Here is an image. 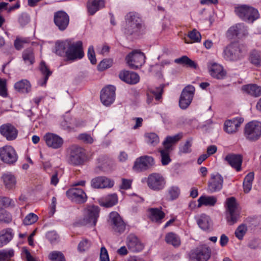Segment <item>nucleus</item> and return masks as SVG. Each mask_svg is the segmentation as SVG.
Segmentation results:
<instances>
[{
    "mask_svg": "<svg viewBox=\"0 0 261 261\" xmlns=\"http://www.w3.org/2000/svg\"><path fill=\"white\" fill-rule=\"evenodd\" d=\"M125 25L124 32L128 35H139L145 29L142 18L138 13L132 11L127 13L124 17Z\"/></svg>",
    "mask_w": 261,
    "mask_h": 261,
    "instance_id": "f257e3e1",
    "label": "nucleus"
},
{
    "mask_svg": "<svg viewBox=\"0 0 261 261\" xmlns=\"http://www.w3.org/2000/svg\"><path fill=\"white\" fill-rule=\"evenodd\" d=\"M182 137V134L179 133L173 136H167L163 143L164 148L160 150V152L161 156V162L163 165L169 164L171 160L169 154L172 150L173 144L178 142Z\"/></svg>",
    "mask_w": 261,
    "mask_h": 261,
    "instance_id": "f03ea898",
    "label": "nucleus"
},
{
    "mask_svg": "<svg viewBox=\"0 0 261 261\" xmlns=\"http://www.w3.org/2000/svg\"><path fill=\"white\" fill-rule=\"evenodd\" d=\"M226 218L229 225L236 223L241 217V212L234 197H231L226 199Z\"/></svg>",
    "mask_w": 261,
    "mask_h": 261,
    "instance_id": "7ed1b4c3",
    "label": "nucleus"
},
{
    "mask_svg": "<svg viewBox=\"0 0 261 261\" xmlns=\"http://www.w3.org/2000/svg\"><path fill=\"white\" fill-rule=\"evenodd\" d=\"M235 12L240 18L248 22H253L259 16L257 9L246 5L236 7Z\"/></svg>",
    "mask_w": 261,
    "mask_h": 261,
    "instance_id": "20e7f679",
    "label": "nucleus"
},
{
    "mask_svg": "<svg viewBox=\"0 0 261 261\" xmlns=\"http://www.w3.org/2000/svg\"><path fill=\"white\" fill-rule=\"evenodd\" d=\"M244 136L249 141L258 140L261 137V122L251 121L247 123L244 127Z\"/></svg>",
    "mask_w": 261,
    "mask_h": 261,
    "instance_id": "39448f33",
    "label": "nucleus"
},
{
    "mask_svg": "<svg viewBox=\"0 0 261 261\" xmlns=\"http://www.w3.org/2000/svg\"><path fill=\"white\" fill-rule=\"evenodd\" d=\"M99 216V208L97 206H90L84 211V216L81 220L83 225H88L90 227H95Z\"/></svg>",
    "mask_w": 261,
    "mask_h": 261,
    "instance_id": "423d86ee",
    "label": "nucleus"
},
{
    "mask_svg": "<svg viewBox=\"0 0 261 261\" xmlns=\"http://www.w3.org/2000/svg\"><path fill=\"white\" fill-rule=\"evenodd\" d=\"M85 156L84 148L77 145H72L69 148L68 162L72 165H80L84 162Z\"/></svg>",
    "mask_w": 261,
    "mask_h": 261,
    "instance_id": "0eeeda50",
    "label": "nucleus"
},
{
    "mask_svg": "<svg viewBox=\"0 0 261 261\" xmlns=\"http://www.w3.org/2000/svg\"><path fill=\"white\" fill-rule=\"evenodd\" d=\"M145 59L144 54L138 50H133L125 57L126 63L133 69H138L143 65Z\"/></svg>",
    "mask_w": 261,
    "mask_h": 261,
    "instance_id": "6e6552de",
    "label": "nucleus"
},
{
    "mask_svg": "<svg viewBox=\"0 0 261 261\" xmlns=\"http://www.w3.org/2000/svg\"><path fill=\"white\" fill-rule=\"evenodd\" d=\"M84 56L83 43L81 41L71 43L67 49L66 58L68 61H74L82 59Z\"/></svg>",
    "mask_w": 261,
    "mask_h": 261,
    "instance_id": "1a4fd4ad",
    "label": "nucleus"
},
{
    "mask_svg": "<svg viewBox=\"0 0 261 261\" xmlns=\"http://www.w3.org/2000/svg\"><path fill=\"white\" fill-rule=\"evenodd\" d=\"M223 57L226 60L236 61L243 57V54L239 43H231L228 45L223 50Z\"/></svg>",
    "mask_w": 261,
    "mask_h": 261,
    "instance_id": "9d476101",
    "label": "nucleus"
},
{
    "mask_svg": "<svg viewBox=\"0 0 261 261\" xmlns=\"http://www.w3.org/2000/svg\"><path fill=\"white\" fill-rule=\"evenodd\" d=\"M0 159L6 164L13 165L17 162L18 155L12 146L5 145L0 147Z\"/></svg>",
    "mask_w": 261,
    "mask_h": 261,
    "instance_id": "9b49d317",
    "label": "nucleus"
},
{
    "mask_svg": "<svg viewBox=\"0 0 261 261\" xmlns=\"http://www.w3.org/2000/svg\"><path fill=\"white\" fill-rule=\"evenodd\" d=\"M211 249L206 246L197 247L189 253L190 261H207L211 256Z\"/></svg>",
    "mask_w": 261,
    "mask_h": 261,
    "instance_id": "f8f14e48",
    "label": "nucleus"
},
{
    "mask_svg": "<svg viewBox=\"0 0 261 261\" xmlns=\"http://www.w3.org/2000/svg\"><path fill=\"white\" fill-rule=\"evenodd\" d=\"M109 223L114 232L121 234L124 232L126 224L118 213L112 212L110 213Z\"/></svg>",
    "mask_w": 261,
    "mask_h": 261,
    "instance_id": "ddd939ff",
    "label": "nucleus"
},
{
    "mask_svg": "<svg viewBox=\"0 0 261 261\" xmlns=\"http://www.w3.org/2000/svg\"><path fill=\"white\" fill-rule=\"evenodd\" d=\"M195 92L193 86L188 85L182 91L179 100V106L182 109H186L191 104Z\"/></svg>",
    "mask_w": 261,
    "mask_h": 261,
    "instance_id": "4468645a",
    "label": "nucleus"
},
{
    "mask_svg": "<svg viewBox=\"0 0 261 261\" xmlns=\"http://www.w3.org/2000/svg\"><path fill=\"white\" fill-rule=\"evenodd\" d=\"M116 88L112 85H109L103 88L100 93V100L102 104L109 106L112 104L115 99Z\"/></svg>",
    "mask_w": 261,
    "mask_h": 261,
    "instance_id": "2eb2a0df",
    "label": "nucleus"
},
{
    "mask_svg": "<svg viewBox=\"0 0 261 261\" xmlns=\"http://www.w3.org/2000/svg\"><path fill=\"white\" fill-rule=\"evenodd\" d=\"M147 182L148 186L154 191H159L163 189L166 184L164 178L159 173L150 174L147 178Z\"/></svg>",
    "mask_w": 261,
    "mask_h": 261,
    "instance_id": "dca6fc26",
    "label": "nucleus"
},
{
    "mask_svg": "<svg viewBox=\"0 0 261 261\" xmlns=\"http://www.w3.org/2000/svg\"><path fill=\"white\" fill-rule=\"evenodd\" d=\"M46 145L52 149H58L61 148L64 144L63 139L59 135L51 133H46L43 137Z\"/></svg>",
    "mask_w": 261,
    "mask_h": 261,
    "instance_id": "f3484780",
    "label": "nucleus"
},
{
    "mask_svg": "<svg viewBox=\"0 0 261 261\" xmlns=\"http://www.w3.org/2000/svg\"><path fill=\"white\" fill-rule=\"evenodd\" d=\"M54 22L61 31L65 30L69 23V16L63 11H59L54 13Z\"/></svg>",
    "mask_w": 261,
    "mask_h": 261,
    "instance_id": "a211bd4d",
    "label": "nucleus"
},
{
    "mask_svg": "<svg viewBox=\"0 0 261 261\" xmlns=\"http://www.w3.org/2000/svg\"><path fill=\"white\" fill-rule=\"evenodd\" d=\"M66 196L72 201L78 203L86 201L87 197L83 190L80 188H72L66 191Z\"/></svg>",
    "mask_w": 261,
    "mask_h": 261,
    "instance_id": "6ab92c4d",
    "label": "nucleus"
},
{
    "mask_svg": "<svg viewBox=\"0 0 261 261\" xmlns=\"http://www.w3.org/2000/svg\"><path fill=\"white\" fill-rule=\"evenodd\" d=\"M244 119L240 117L227 120L224 123L223 129L228 134H235L238 131Z\"/></svg>",
    "mask_w": 261,
    "mask_h": 261,
    "instance_id": "aec40b11",
    "label": "nucleus"
},
{
    "mask_svg": "<svg viewBox=\"0 0 261 261\" xmlns=\"http://www.w3.org/2000/svg\"><path fill=\"white\" fill-rule=\"evenodd\" d=\"M154 159L150 156H142L135 161L133 168L137 171L146 170L154 165Z\"/></svg>",
    "mask_w": 261,
    "mask_h": 261,
    "instance_id": "412c9836",
    "label": "nucleus"
},
{
    "mask_svg": "<svg viewBox=\"0 0 261 261\" xmlns=\"http://www.w3.org/2000/svg\"><path fill=\"white\" fill-rule=\"evenodd\" d=\"M223 178L219 174H212L208 183V189L211 193L220 191L223 187Z\"/></svg>",
    "mask_w": 261,
    "mask_h": 261,
    "instance_id": "4be33fe9",
    "label": "nucleus"
},
{
    "mask_svg": "<svg viewBox=\"0 0 261 261\" xmlns=\"http://www.w3.org/2000/svg\"><path fill=\"white\" fill-rule=\"evenodd\" d=\"M126 245L130 251L139 252L144 248L143 244L134 234H129L126 239Z\"/></svg>",
    "mask_w": 261,
    "mask_h": 261,
    "instance_id": "5701e85b",
    "label": "nucleus"
},
{
    "mask_svg": "<svg viewBox=\"0 0 261 261\" xmlns=\"http://www.w3.org/2000/svg\"><path fill=\"white\" fill-rule=\"evenodd\" d=\"M114 185V180L105 176H99L92 179L91 185L94 188H110Z\"/></svg>",
    "mask_w": 261,
    "mask_h": 261,
    "instance_id": "b1692460",
    "label": "nucleus"
},
{
    "mask_svg": "<svg viewBox=\"0 0 261 261\" xmlns=\"http://www.w3.org/2000/svg\"><path fill=\"white\" fill-rule=\"evenodd\" d=\"M0 133L3 136L9 141L15 140L18 135L17 129L9 123L2 125L0 127Z\"/></svg>",
    "mask_w": 261,
    "mask_h": 261,
    "instance_id": "393cba45",
    "label": "nucleus"
},
{
    "mask_svg": "<svg viewBox=\"0 0 261 261\" xmlns=\"http://www.w3.org/2000/svg\"><path fill=\"white\" fill-rule=\"evenodd\" d=\"M119 77L121 81L130 85L136 84L140 81V76L137 73L125 70L120 72Z\"/></svg>",
    "mask_w": 261,
    "mask_h": 261,
    "instance_id": "a878e982",
    "label": "nucleus"
},
{
    "mask_svg": "<svg viewBox=\"0 0 261 261\" xmlns=\"http://www.w3.org/2000/svg\"><path fill=\"white\" fill-rule=\"evenodd\" d=\"M207 66L210 73L213 77L222 79L225 76L226 72L221 65L215 62H210Z\"/></svg>",
    "mask_w": 261,
    "mask_h": 261,
    "instance_id": "bb28decb",
    "label": "nucleus"
},
{
    "mask_svg": "<svg viewBox=\"0 0 261 261\" xmlns=\"http://www.w3.org/2000/svg\"><path fill=\"white\" fill-rule=\"evenodd\" d=\"M225 160L237 172L241 170L242 156L240 154H228L225 156Z\"/></svg>",
    "mask_w": 261,
    "mask_h": 261,
    "instance_id": "cd10ccee",
    "label": "nucleus"
},
{
    "mask_svg": "<svg viewBox=\"0 0 261 261\" xmlns=\"http://www.w3.org/2000/svg\"><path fill=\"white\" fill-rule=\"evenodd\" d=\"M105 7V0H88L87 8L90 15H94L97 11Z\"/></svg>",
    "mask_w": 261,
    "mask_h": 261,
    "instance_id": "c85d7f7f",
    "label": "nucleus"
},
{
    "mask_svg": "<svg viewBox=\"0 0 261 261\" xmlns=\"http://www.w3.org/2000/svg\"><path fill=\"white\" fill-rule=\"evenodd\" d=\"M161 209V208H150L148 210L149 218L152 222L162 223V220L165 217V214Z\"/></svg>",
    "mask_w": 261,
    "mask_h": 261,
    "instance_id": "c756f323",
    "label": "nucleus"
},
{
    "mask_svg": "<svg viewBox=\"0 0 261 261\" xmlns=\"http://www.w3.org/2000/svg\"><path fill=\"white\" fill-rule=\"evenodd\" d=\"M246 29L244 24L238 23L230 27L227 32V36L231 39L239 35H244Z\"/></svg>",
    "mask_w": 261,
    "mask_h": 261,
    "instance_id": "7c9ffc66",
    "label": "nucleus"
},
{
    "mask_svg": "<svg viewBox=\"0 0 261 261\" xmlns=\"http://www.w3.org/2000/svg\"><path fill=\"white\" fill-rule=\"evenodd\" d=\"M196 222L200 229L203 230H208L211 225L210 217L204 214H202L195 217Z\"/></svg>",
    "mask_w": 261,
    "mask_h": 261,
    "instance_id": "2f4dec72",
    "label": "nucleus"
},
{
    "mask_svg": "<svg viewBox=\"0 0 261 261\" xmlns=\"http://www.w3.org/2000/svg\"><path fill=\"white\" fill-rule=\"evenodd\" d=\"M39 69L44 77L38 81V84L41 86H44L46 85L48 77L51 74L52 72L49 69L44 61L41 62Z\"/></svg>",
    "mask_w": 261,
    "mask_h": 261,
    "instance_id": "473e14b6",
    "label": "nucleus"
},
{
    "mask_svg": "<svg viewBox=\"0 0 261 261\" xmlns=\"http://www.w3.org/2000/svg\"><path fill=\"white\" fill-rule=\"evenodd\" d=\"M14 233L13 229L8 228L0 231V247L7 244L13 238Z\"/></svg>",
    "mask_w": 261,
    "mask_h": 261,
    "instance_id": "72a5a7b5",
    "label": "nucleus"
},
{
    "mask_svg": "<svg viewBox=\"0 0 261 261\" xmlns=\"http://www.w3.org/2000/svg\"><path fill=\"white\" fill-rule=\"evenodd\" d=\"M242 89L244 92L254 97H259L261 95V87L256 84L244 85Z\"/></svg>",
    "mask_w": 261,
    "mask_h": 261,
    "instance_id": "f704fd0d",
    "label": "nucleus"
},
{
    "mask_svg": "<svg viewBox=\"0 0 261 261\" xmlns=\"http://www.w3.org/2000/svg\"><path fill=\"white\" fill-rule=\"evenodd\" d=\"M71 43V39L58 41L56 43V53L60 56L66 57L67 49Z\"/></svg>",
    "mask_w": 261,
    "mask_h": 261,
    "instance_id": "c9c22d12",
    "label": "nucleus"
},
{
    "mask_svg": "<svg viewBox=\"0 0 261 261\" xmlns=\"http://www.w3.org/2000/svg\"><path fill=\"white\" fill-rule=\"evenodd\" d=\"M15 89L22 93H28L31 90V85L27 80H21L14 85Z\"/></svg>",
    "mask_w": 261,
    "mask_h": 261,
    "instance_id": "e433bc0d",
    "label": "nucleus"
},
{
    "mask_svg": "<svg viewBox=\"0 0 261 261\" xmlns=\"http://www.w3.org/2000/svg\"><path fill=\"white\" fill-rule=\"evenodd\" d=\"M2 178L7 189H12L15 187L16 184V178L12 173H5L3 175Z\"/></svg>",
    "mask_w": 261,
    "mask_h": 261,
    "instance_id": "4c0bfd02",
    "label": "nucleus"
},
{
    "mask_svg": "<svg viewBox=\"0 0 261 261\" xmlns=\"http://www.w3.org/2000/svg\"><path fill=\"white\" fill-rule=\"evenodd\" d=\"M217 197L214 196H201L198 199V207L202 205L213 206L217 203Z\"/></svg>",
    "mask_w": 261,
    "mask_h": 261,
    "instance_id": "58836bf2",
    "label": "nucleus"
},
{
    "mask_svg": "<svg viewBox=\"0 0 261 261\" xmlns=\"http://www.w3.org/2000/svg\"><path fill=\"white\" fill-rule=\"evenodd\" d=\"M165 242L174 247H178L180 245L181 241L179 237L175 233L170 232L167 233L165 238Z\"/></svg>",
    "mask_w": 261,
    "mask_h": 261,
    "instance_id": "ea45409f",
    "label": "nucleus"
},
{
    "mask_svg": "<svg viewBox=\"0 0 261 261\" xmlns=\"http://www.w3.org/2000/svg\"><path fill=\"white\" fill-rule=\"evenodd\" d=\"M254 178V174L253 172H249L245 177L243 181V189L245 193H248L251 190Z\"/></svg>",
    "mask_w": 261,
    "mask_h": 261,
    "instance_id": "a19ab883",
    "label": "nucleus"
},
{
    "mask_svg": "<svg viewBox=\"0 0 261 261\" xmlns=\"http://www.w3.org/2000/svg\"><path fill=\"white\" fill-rule=\"evenodd\" d=\"M174 62L177 64L186 65L187 67L193 69H196L197 66V64L195 62L191 60L186 56H184L179 58L176 59L174 60Z\"/></svg>",
    "mask_w": 261,
    "mask_h": 261,
    "instance_id": "79ce46f5",
    "label": "nucleus"
},
{
    "mask_svg": "<svg viewBox=\"0 0 261 261\" xmlns=\"http://www.w3.org/2000/svg\"><path fill=\"white\" fill-rule=\"evenodd\" d=\"M22 58L24 63L28 65H32L35 62V57L32 49H25L22 53Z\"/></svg>",
    "mask_w": 261,
    "mask_h": 261,
    "instance_id": "37998d69",
    "label": "nucleus"
},
{
    "mask_svg": "<svg viewBox=\"0 0 261 261\" xmlns=\"http://www.w3.org/2000/svg\"><path fill=\"white\" fill-rule=\"evenodd\" d=\"M250 62L254 65L259 67L261 66V52L254 50L250 55Z\"/></svg>",
    "mask_w": 261,
    "mask_h": 261,
    "instance_id": "c03bdc74",
    "label": "nucleus"
},
{
    "mask_svg": "<svg viewBox=\"0 0 261 261\" xmlns=\"http://www.w3.org/2000/svg\"><path fill=\"white\" fill-rule=\"evenodd\" d=\"M145 137L146 142L152 146H155L159 142V138L155 133H146L145 135Z\"/></svg>",
    "mask_w": 261,
    "mask_h": 261,
    "instance_id": "a18cd8bd",
    "label": "nucleus"
},
{
    "mask_svg": "<svg viewBox=\"0 0 261 261\" xmlns=\"http://www.w3.org/2000/svg\"><path fill=\"white\" fill-rule=\"evenodd\" d=\"M180 193V189L176 186H173L168 188V196L171 200L177 199L179 197Z\"/></svg>",
    "mask_w": 261,
    "mask_h": 261,
    "instance_id": "49530a36",
    "label": "nucleus"
},
{
    "mask_svg": "<svg viewBox=\"0 0 261 261\" xmlns=\"http://www.w3.org/2000/svg\"><path fill=\"white\" fill-rule=\"evenodd\" d=\"M77 138L85 144H91L94 142L93 137L86 133L79 134Z\"/></svg>",
    "mask_w": 261,
    "mask_h": 261,
    "instance_id": "de8ad7c7",
    "label": "nucleus"
},
{
    "mask_svg": "<svg viewBox=\"0 0 261 261\" xmlns=\"http://www.w3.org/2000/svg\"><path fill=\"white\" fill-rule=\"evenodd\" d=\"M14 255V250L12 249H6L0 250V261H5L9 259Z\"/></svg>",
    "mask_w": 261,
    "mask_h": 261,
    "instance_id": "09e8293b",
    "label": "nucleus"
},
{
    "mask_svg": "<svg viewBox=\"0 0 261 261\" xmlns=\"http://www.w3.org/2000/svg\"><path fill=\"white\" fill-rule=\"evenodd\" d=\"M48 258L51 261H66L64 254L58 251H54L49 253Z\"/></svg>",
    "mask_w": 261,
    "mask_h": 261,
    "instance_id": "8fccbe9b",
    "label": "nucleus"
},
{
    "mask_svg": "<svg viewBox=\"0 0 261 261\" xmlns=\"http://www.w3.org/2000/svg\"><path fill=\"white\" fill-rule=\"evenodd\" d=\"M38 219L37 215L33 213L28 214L23 220V224L25 225H32L35 223Z\"/></svg>",
    "mask_w": 261,
    "mask_h": 261,
    "instance_id": "3c124183",
    "label": "nucleus"
},
{
    "mask_svg": "<svg viewBox=\"0 0 261 261\" xmlns=\"http://www.w3.org/2000/svg\"><path fill=\"white\" fill-rule=\"evenodd\" d=\"M247 231V227L245 224L240 225L235 231L236 237L240 240H242Z\"/></svg>",
    "mask_w": 261,
    "mask_h": 261,
    "instance_id": "603ef678",
    "label": "nucleus"
},
{
    "mask_svg": "<svg viewBox=\"0 0 261 261\" xmlns=\"http://www.w3.org/2000/svg\"><path fill=\"white\" fill-rule=\"evenodd\" d=\"M30 20L29 15L27 13H22L18 16V22L20 26L23 28L29 23Z\"/></svg>",
    "mask_w": 261,
    "mask_h": 261,
    "instance_id": "864d4df0",
    "label": "nucleus"
},
{
    "mask_svg": "<svg viewBox=\"0 0 261 261\" xmlns=\"http://www.w3.org/2000/svg\"><path fill=\"white\" fill-rule=\"evenodd\" d=\"M118 201L117 195L116 194H113L108 195L106 198L105 205L106 207H111L115 205Z\"/></svg>",
    "mask_w": 261,
    "mask_h": 261,
    "instance_id": "5fc2aeb1",
    "label": "nucleus"
},
{
    "mask_svg": "<svg viewBox=\"0 0 261 261\" xmlns=\"http://www.w3.org/2000/svg\"><path fill=\"white\" fill-rule=\"evenodd\" d=\"M91 245V241L88 239L82 240L79 244L77 249L79 252H83L88 250Z\"/></svg>",
    "mask_w": 261,
    "mask_h": 261,
    "instance_id": "6e6d98bb",
    "label": "nucleus"
},
{
    "mask_svg": "<svg viewBox=\"0 0 261 261\" xmlns=\"http://www.w3.org/2000/svg\"><path fill=\"white\" fill-rule=\"evenodd\" d=\"M113 61L111 59H105L102 60L98 64L97 69L99 71H103L112 66Z\"/></svg>",
    "mask_w": 261,
    "mask_h": 261,
    "instance_id": "4d7b16f0",
    "label": "nucleus"
},
{
    "mask_svg": "<svg viewBox=\"0 0 261 261\" xmlns=\"http://www.w3.org/2000/svg\"><path fill=\"white\" fill-rule=\"evenodd\" d=\"M31 42V40L29 38H21L17 37L14 42V45L15 48L19 50L23 48V46L19 45V42L22 43L23 44L26 43H29Z\"/></svg>",
    "mask_w": 261,
    "mask_h": 261,
    "instance_id": "13d9d810",
    "label": "nucleus"
},
{
    "mask_svg": "<svg viewBox=\"0 0 261 261\" xmlns=\"http://www.w3.org/2000/svg\"><path fill=\"white\" fill-rule=\"evenodd\" d=\"M188 37L192 41V42H199L201 38L200 33L196 29H193L188 34Z\"/></svg>",
    "mask_w": 261,
    "mask_h": 261,
    "instance_id": "bf43d9fd",
    "label": "nucleus"
},
{
    "mask_svg": "<svg viewBox=\"0 0 261 261\" xmlns=\"http://www.w3.org/2000/svg\"><path fill=\"white\" fill-rule=\"evenodd\" d=\"M11 220L10 214L5 209L0 208V222L9 223Z\"/></svg>",
    "mask_w": 261,
    "mask_h": 261,
    "instance_id": "052dcab7",
    "label": "nucleus"
},
{
    "mask_svg": "<svg viewBox=\"0 0 261 261\" xmlns=\"http://www.w3.org/2000/svg\"><path fill=\"white\" fill-rule=\"evenodd\" d=\"M192 139L189 138L187 140L184 145L180 147V151L184 153H188L191 152V147L192 144Z\"/></svg>",
    "mask_w": 261,
    "mask_h": 261,
    "instance_id": "680f3d73",
    "label": "nucleus"
},
{
    "mask_svg": "<svg viewBox=\"0 0 261 261\" xmlns=\"http://www.w3.org/2000/svg\"><path fill=\"white\" fill-rule=\"evenodd\" d=\"M0 96L3 97L8 96L7 89V81L6 79L0 78Z\"/></svg>",
    "mask_w": 261,
    "mask_h": 261,
    "instance_id": "e2e57ef3",
    "label": "nucleus"
},
{
    "mask_svg": "<svg viewBox=\"0 0 261 261\" xmlns=\"http://www.w3.org/2000/svg\"><path fill=\"white\" fill-rule=\"evenodd\" d=\"M164 86L165 85L164 84H162L159 87H156L155 89L151 90V93L155 96L156 100H159L162 98Z\"/></svg>",
    "mask_w": 261,
    "mask_h": 261,
    "instance_id": "0e129e2a",
    "label": "nucleus"
},
{
    "mask_svg": "<svg viewBox=\"0 0 261 261\" xmlns=\"http://www.w3.org/2000/svg\"><path fill=\"white\" fill-rule=\"evenodd\" d=\"M88 57L92 64L94 65L96 63L97 60L95 57L94 47L92 45L90 46L88 48Z\"/></svg>",
    "mask_w": 261,
    "mask_h": 261,
    "instance_id": "69168bd1",
    "label": "nucleus"
},
{
    "mask_svg": "<svg viewBox=\"0 0 261 261\" xmlns=\"http://www.w3.org/2000/svg\"><path fill=\"white\" fill-rule=\"evenodd\" d=\"M121 181V184L119 186V188L121 190H127L131 188L132 180L122 178Z\"/></svg>",
    "mask_w": 261,
    "mask_h": 261,
    "instance_id": "338daca9",
    "label": "nucleus"
},
{
    "mask_svg": "<svg viewBox=\"0 0 261 261\" xmlns=\"http://www.w3.org/2000/svg\"><path fill=\"white\" fill-rule=\"evenodd\" d=\"M100 261H110L108 251L105 247L100 249Z\"/></svg>",
    "mask_w": 261,
    "mask_h": 261,
    "instance_id": "774afa93",
    "label": "nucleus"
}]
</instances>
